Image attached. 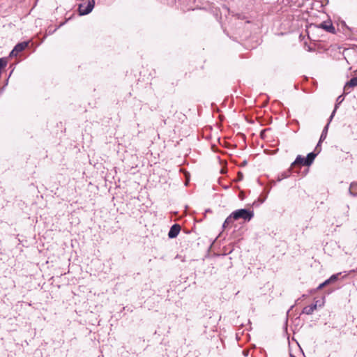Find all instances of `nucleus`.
<instances>
[{
	"instance_id": "obj_1",
	"label": "nucleus",
	"mask_w": 357,
	"mask_h": 357,
	"mask_svg": "<svg viewBox=\"0 0 357 357\" xmlns=\"http://www.w3.org/2000/svg\"><path fill=\"white\" fill-rule=\"evenodd\" d=\"M232 213L233 218L236 220L243 219L245 222H249L254 217V212L245 208L236 210Z\"/></svg>"
},
{
	"instance_id": "obj_2",
	"label": "nucleus",
	"mask_w": 357,
	"mask_h": 357,
	"mask_svg": "<svg viewBox=\"0 0 357 357\" xmlns=\"http://www.w3.org/2000/svg\"><path fill=\"white\" fill-rule=\"evenodd\" d=\"M94 0H88L86 4L83 3L79 6V13L81 15H87L91 13L94 7Z\"/></svg>"
},
{
	"instance_id": "obj_3",
	"label": "nucleus",
	"mask_w": 357,
	"mask_h": 357,
	"mask_svg": "<svg viewBox=\"0 0 357 357\" xmlns=\"http://www.w3.org/2000/svg\"><path fill=\"white\" fill-rule=\"evenodd\" d=\"M29 45V42H22L18 44H17L13 50L10 53V56H16L20 52H22Z\"/></svg>"
},
{
	"instance_id": "obj_4",
	"label": "nucleus",
	"mask_w": 357,
	"mask_h": 357,
	"mask_svg": "<svg viewBox=\"0 0 357 357\" xmlns=\"http://www.w3.org/2000/svg\"><path fill=\"white\" fill-rule=\"evenodd\" d=\"M181 231V226L178 224L173 225L168 233V236L169 238H176Z\"/></svg>"
},
{
	"instance_id": "obj_5",
	"label": "nucleus",
	"mask_w": 357,
	"mask_h": 357,
	"mask_svg": "<svg viewBox=\"0 0 357 357\" xmlns=\"http://www.w3.org/2000/svg\"><path fill=\"white\" fill-rule=\"evenodd\" d=\"M318 27L321 28V29H324L325 31H326L329 33H335V27L333 26V24L330 21L321 22L318 26Z\"/></svg>"
},
{
	"instance_id": "obj_6",
	"label": "nucleus",
	"mask_w": 357,
	"mask_h": 357,
	"mask_svg": "<svg viewBox=\"0 0 357 357\" xmlns=\"http://www.w3.org/2000/svg\"><path fill=\"white\" fill-rule=\"evenodd\" d=\"M329 123L324 127L320 136L319 141L316 146V150H318V153L321 151L320 144L326 138Z\"/></svg>"
},
{
	"instance_id": "obj_7",
	"label": "nucleus",
	"mask_w": 357,
	"mask_h": 357,
	"mask_svg": "<svg viewBox=\"0 0 357 357\" xmlns=\"http://www.w3.org/2000/svg\"><path fill=\"white\" fill-rule=\"evenodd\" d=\"M315 151H317V153L312 152L307 155L306 158H305V166H310V165H312L317 155L319 153L318 150L315 149Z\"/></svg>"
},
{
	"instance_id": "obj_8",
	"label": "nucleus",
	"mask_w": 357,
	"mask_h": 357,
	"mask_svg": "<svg viewBox=\"0 0 357 357\" xmlns=\"http://www.w3.org/2000/svg\"><path fill=\"white\" fill-rule=\"evenodd\" d=\"M317 302L315 303L305 306L302 311V313L310 315L312 314L317 307Z\"/></svg>"
},
{
	"instance_id": "obj_9",
	"label": "nucleus",
	"mask_w": 357,
	"mask_h": 357,
	"mask_svg": "<svg viewBox=\"0 0 357 357\" xmlns=\"http://www.w3.org/2000/svg\"><path fill=\"white\" fill-rule=\"evenodd\" d=\"M357 86V77L351 78L344 86V90L349 87H355Z\"/></svg>"
},
{
	"instance_id": "obj_10",
	"label": "nucleus",
	"mask_w": 357,
	"mask_h": 357,
	"mask_svg": "<svg viewBox=\"0 0 357 357\" xmlns=\"http://www.w3.org/2000/svg\"><path fill=\"white\" fill-rule=\"evenodd\" d=\"M234 218H233V213H231L227 218L226 220H225L223 225H222V227L224 228H227V227H229L230 225H231L233 223V222L234 221Z\"/></svg>"
},
{
	"instance_id": "obj_11",
	"label": "nucleus",
	"mask_w": 357,
	"mask_h": 357,
	"mask_svg": "<svg viewBox=\"0 0 357 357\" xmlns=\"http://www.w3.org/2000/svg\"><path fill=\"white\" fill-rule=\"evenodd\" d=\"M356 190H357V182L351 183L350 185V188H349V194L352 196H356L357 195V192H355L354 191H356Z\"/></svg>"
},
{
	"instance_id": "obj_12",
	"label": "nucleus",
	"mask_w": 357,
	"mask_h": 357,
	"mask_svg": "<svg viewBox=\"0 0 357 357\" xmlns=\"http://www.w3.org/2000/svg\"><path fill=\"white\" fill-rule=\"evenodd\" d=\"M297 164H301V165H305V158H303L301 155H298L295 161L294 162L293 165H297Z\"/></svg>"
},
{
	"instance_id": "obj_13",
	"label": "nucleus",
	"mask_w": 357,
	"mask_h": 357,
	"mask_svg": "<svg viewBox=\"0 0 357 357\" xmlns=\"http://www.w3.org/2000/svg\"><path fill=\"white\" fill-rule=\"evenodd\" d=\"M341 274V273H337V274H334L333 275H331L328 279V280L329 281L330 283H332L335 281H336L338 278V276Z\"/></svg>"
},
{
	"instance_id": "obj_14",
	"label": "nucleus",
	"mask_w": 357,
	"mask_h": 357,
	"mask_svg": "<svg viewBox=\"0 0 357 357\" xmlns=\"http://www.w3.org/2000/svg\"><path fill=\"white\" fill-rule=\"evenodd\" d=\"M330 282L328 280V279L326 280H325L323 283L320 284L318 287H317V289L319 290V289H321L323 287H324L325 286L329 284Z\"/></svg>"
},
{
	"instance_id": "obj_15",
	"label": "nucleus",
	"mask_w": 357,
	"mask_h": 357,
	"mask_svg": "<svg viewBox=\"0 0 357 357\" xmlns=\"http://www.w3.org/2000/svg\"><path fill=\"white\" fill-rule=\"evenodd\" d=\"M337 105H336L335 109L333 111V112H332V114H331V115L330 116V121H331V119L333 118V116L335 115V111H336V109H337Z\"/></svg>"
},
{
	"instance_id": "obj_16",
	"label": "nucleus",
	"mask_w": 357,
	"mask_h": 357,
	"mask_svg": "<svg viewBox=\"0 0 357 357\" xmlns=\"http://www.w3.org/2000/svg\"><path fill=\"white\" fill-rule=\"evenodd\" d=\"M340 98H341V96H339V97L337 98V101H340V102H342V100H340Z\"/></svg>"
},
{
	"instance_id": "obj_17",
	"label": "nucleus",
	"mask_w": 357,
	"mask_h": 357,
	"mask_svg": "<svg viewBox=\"0 0 357 357\" xmlns=\"http://www.w3.org/2000/svg\"><path fill=\"white\" fill-rule=\"evenodd\" d=\"M340 98H341V96H339V97L337 98V101H340V102H342V100H340Z\"/></svg>"
},
{
	"instance_id": "obj_18",
	"label": "nucleus",
	"mask_w": 357,
	"mask_h": 357,
	"mask_svg": "<svg viewBox=\"0 0 357 357\" xmlns=\"http://www.w3.org/2000/svg\"><path fill=\"white\" fill-rule=\"evenodd\" d=\"M355 271H357V268L356 269H353V270L350 271V273L355 272Z\"/></svg>"
}]
</instances>
